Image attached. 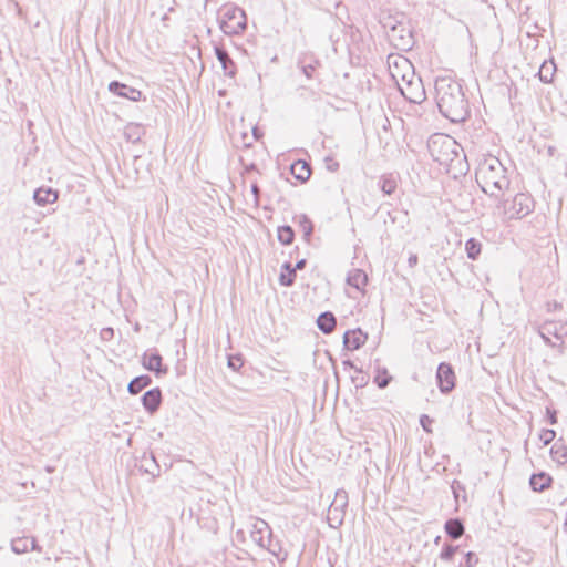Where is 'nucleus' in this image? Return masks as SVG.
I'll return each instance as SVG.
<instances>
[{"instance_id": "1", "label": "nucleus", "mask_w": 567, "mask_h": 567, "mask_svg": "<svg viewBox=\"0 0 567 567\" xmlns=\"http://www.w3.org/2000/svg\"><path fill=\"white\" fill-rule=\"evenodd\" d=\"M440 112L453 123L463 122L468 115V104L461 85L447 76L435 80Z\"/></svg>"}, {"instance_id": "2", "label": "nucleus", "mask_w": 567, "mask_h": 567, "mask_svg": "<svg viewBox=\"0 0 567 567\" xmlns=\"http://www.w3.org/2000/svg\"><path fill=\"white\" fill-rule=\"evenodd\" d=\"M476 181L485 194L495 198L503 195L511 184L507 169L493 155H488L480 162L476 168Z\"/></svg>"}, {"instance_id": "3", "label": "nucleus", "mask_w": 567, "mask_h": 567, "mask_svg": "<svg viewBox=\"0 0 567 567\" xmlns=\"http://www.w3.org/2000/svg\"><path fill=\"white\" fill-rule=\"evenodd\" d=\"M535 200L528 193L518 192L513 196L498 197L494 207V215L502 223L520 220L533 213Z\"/></svg>"}, {"instance_id": "4", "label": "nucleus", "mask_w": 567, "mask_h": 567, "mask_svg": "<svg viewBox=\"0 0 567 567\" xmlns=\"http://www.w3.org/2000/svg\"><path fill=\"white\" fill-rule=\"evenodd\" d=\"M432 158L441 165L450 166L460 157L458 143L446 134H434L427 143Z\"/></svg>"}, {"instance_id": "5", "label": "nucleus", "mask_w": 567, "mask_h": 567, "mask_svg": "<svg viewBox=\"0 0 567 567\" xmlns=\"http://www.w3.org/2000/svg\"><path fill=\"white\" fill-rule=\"evenodd\" d=\"M250 537L258 547L266 549L278 559L284 560L286 558L287 554H284L280 542L272 538V530L266 520L257 517L251 518Z\"/></svg>"}, {"instance_id": "6", "label": "nucleus", "mask_w": 567, "mask_h": 567, "mask_svg": "<svg viewBox=\"0 0 567 567\" xmlns=\"http://www.w3.org/2000/svg\"><path fill=\"white\" fill-rule=\"evenodd\" d=\"M390 75L408 101L421 103L425 100V84L420 73H390Z\"/></svg>"}, {"instance_id": "7", "label": "nucleus", "mask_w": 567, "mask_h": 567, "mask_svg": "<svg viewBox=\"0 0 567 567\" xmlns=\"http://www.w3.org/2000/svg\"><path fill=\"white\" fill-rule=\"evenodd\" d=\"M383 27L392 45L401 50H409L413 47V32L404 17L401 19L389 17L384 20Z\"/></svg>"}, {"instance_id": "8", "label": "nucleus", "mask_w": 567, "mask_h": 567, "mask_svg": "<svg viewBox=\"0 0 567 567\" xmlns=\"http://www.w3.org/2000/svg\"><path fill=\"white\" fill-rule=\"evenodd\" d=\"M219 25L221 31L228 35L243 32L247 25L245 11L234 4L224 6L220 10Z\"/></svg>"}, {"instance_id": "9", "label": "nucleus", "mask_w": 567, "mask_h": 567, "mask_svg": "<svg viewBox=\"0 0 567 567\" xmlns=\"http://www.w3.org/2000/svg\"><path fill=\"white\" fill-rule=\"evenodd\" d=\"M347 506L348 493L344 489H338L328 509L327 522L330 527L338 528L342 525Z\"/></svg>"}, {"instance_id": "10", "label": "nucleus", "mask_w": 567, "mask_h": 567, "mask_svg": "<svg viewBox=\"0 0 567 567\" xmlns=\"http://www.w3.org/2000/svg\"><path fill=\"white\" fill-rule=\"evenodd\" d=\"M545 342L557 346L567 344V321H548L543 326L540 333Z\"/></svg>"}, {"instance_id": "11", "label": "nucleus", "mask_w": 567, "mask_h": 567, "mask_svg": "<svg viewBox=\"0 0 567 567\" xmlns=\"http://www.w3.org/2000/svg\"><path fill=\"white\" fill-rule=\"evenodd\" d=\"M455 373L450 363L441 362L436 371V383L443 394L450 393L455 388Z\"/></svg>"}, {"instance_id": "12", "label": "nucleus", "mask_w": 567, "mask_h": 567, "mask_svg": "<svg viewBox=\"0 0 567 567\" xmlns=\"http://www.w3.org/2000/svg\"><path fill=\"white\" fill-rule=\"evenodd\" d=\"M388 69L401 70V71H415L413 63L404 55L400 53H390L386 59Z\"/></svg>"}, {"instance_id": "13", "label": "nucleus", "mask_w": 567, "mask_h": 567, "mask_svg": "<svg viewBox=\"0 0 567 567\" xmlns=\"http://www.w3.org/2000/svg\"><path fill=\"white\" fill-rule=\"evenodd\" d=\"M367 341V334L360 329L349 330L343 336V343L348 350H357Z\"/></svg>"}, {"instance_id": "14", "label": "nucleus", "mask_w": 567, "mask_h": 567, "mask_svg": "<svg viewBox=\"0 0 567 567\" xmlns=\"http://www.w3.org/2000/svg\"><path fill=\"white\" fill-rule=\"evenodd\" d=\"M347 282L349 286L355 288L357 290L363 291L368 282V276L361 269H352L348 274Z\"/></svg>"}, {"instance_id": "15", "label": "nucleus", "mask_w": 567, "mask_h": 567, "mask_svg": "<svg viewBox=\"0 0 567 567\" xmlns=\"http://www.w3.org/2000/svg\"><path fill=\"white\" fill-rule=\"evenodd\" d=\"M33 199L39 206L53 204L58 200V192L52 188H38L33 194Z\"/></svg>"}, {"instance_id": "16", "label": "nucleus", "mask_w": 567, "mask_h": 567, "mask_svg": "<svg viewBox=\"0 0 567 567\" xmlns=\"http://www.w3.org/2000/svg\"><path fill=\"white\" fill-rule=\"evenodd\" d=\"M162 402V393L158 388L144 393V409L151 413L155 412Z\"/></svg>"}, {"instance_id": "17", "label": "nucleus", "mask_w": 567, "mask_h": 567, "mask_svg": "<svg viewBox=\"0 0 567 567\" xmlns=\"http://www.w3.org/2000/svg\"><path fill=\"white\" fill-rule=\"evenodd\" d=\"M109 89L111 92H113L120 96L128 97L133 101L138 100L141 96L140 91L131 89V87L126 86L125 84H121L118 82H111L109 85Z\"/></svg>"}, {"instance_id": "18", "label": "nucleus", "mask_w": 567, "mask_h": 567, "mask_svg": "<svg viewBox=\"0 0 567 567\" xmlns=\"http://www.w3.org/2000/svg\"><path fill=\"white\" fill-rule=\"evenodd\" d=\"M146 355L144 354V358ZM144 368L155 371L157 375L167 373V368L162 365V357L156 353H152L147 358V362L144 361Z\"/></svg>"}, {"instance_id": "19", "label": "nucleus", "mask_w": 567, "mask_h": 567, "mask_svg": "<svg viewBox=\"0 0 567 567\" xmlns=\"http://www.w3.org/2000/svg\"><path fill=\"white\" fill-rule=\"evenodd\" d=\"M317 326L323 333H331L336 327V318L329 311L323 312L318 317Z\"/></svg>"}, {"instance_id": "20", "label": "nucleus", "mask_w": 567, "mask_h": 567, "mask_svg": "<svg viewBox=\"0 0 567 567\" xmlns=\"http://www.w3.org/2000/svg\"><path fill=\"white\" fill-rule=\"evenodd\" d=\"M292 175L301 181L306 182L311 175L310 166L305 161H297L291 165Z\"/></svg>"}, {"instance_id": "21", "label": "nucleus", "mask_w": 567, "mask_h": 567, "mask_svg": "<svg viewBox=\"0 0 567 567\" xmlns=\"http://www.w3.org/2000/svg\"><path fill=\"white\" fill-rule=\"evenodd\" d=\"M124 136L127 142L135 144L142 140V127L137 123H130L124 128Z\"/></svg>"}, {"instance_id": "22", "label": "nucleus", "mask_w": 567, "mask_h": 567, "mask_svg": "<svg viewBox=\"0 0 567 567\" xmlns=\"http://www.w3.org/2000/svg\"><path fill=\"white\" fill-rule=\"evenodd\" d=\"M444 528L446 534L453 539H457L464 534V526L458 519H449Z\"/></svg>"}, {"instance_id": "23", "label": "nucleus", "mask_w": 567, "mask_h": 567, "mask_svg": "<svg viewBox=\"0 0 567 567\" xmlns=\"http://www.w3.org/2000/svg\"><path fill=\"white\" fill-rule=\"evenodd\" d=\"M551 478L545 474H537L530 477L529 484L536 492H542L550 484Z\"/></svg>"}, {"instance_id": "24", "label": "nucleus", "mask_w": 567, "mask_h": 567, "mask_svg": "<svg viewBox=\"0 0 567 567\" xmlns=\"http://www.w3.org/2000/svg\"><path fill=\"white\" fill-rule=\"evenodd\" d=\"M550 455L558 464L567 463V447L564 444L555 443L550 449Z\"/></svg>"}, {"instance_id": "25", "label": "nucleus", "mask_w": 567, "mask_h": 567, "mask_svg": "<svg viewBox=\"0 0 567 567\" xmlns=\"http://www.w3.org/2000/svg\"><path fill=\"white\" fill-rule=\"evenodd\" d=\"M296 272L295 269L291 268L290 264H285L282 266V271L279 277L280 285L285 287H289L295 282Z\"/></svg>"}, {"instance_id": "26", "label": "nucleus", "mask_w": 567, "mask_h": 567, "mask_svg": "<svg viewBox=\"0 0 567 567\" xmlns=\"http://www.w3.org/2000/svg\"><path fill=\"white\" fill-rule=\"evenodd\" d=\"M481 250H482V244L478 240H476L474 238H470L465 243V251H466L468 259H472V260L477 259V257L481 254Z\"/></svg>"}, {"instance_id": "27", "label": "nucleus", "mask_w": 567, "mask_h": 567, "mask_svg": "<svg viewBox=\"0 0 567 567\" xmlns=\"http://www.w3.org/2000/svg\"><path fill=\"white\" fill-rule=\"evenodd\" d=\"M398 186L396 179L392 175L382 176L380 179L381 190L385 195H391L395 192Z\"/></svg>"}, {"instance_id": "28", "label": "nucleus", "mask_w": 567, "mask_h": 567, "mask_svg": "<svg viewBox=\"0 0 567 567\" xmlns=\"http://www.w3.org/2000/svg\"><path fill=\"white\" fill-rule=\"evenodd\" d=\"M11 549L14 554H24L29 551V538L17 537L11 540Z\"/></svg>"}, {"instance_id": "29", "label": "nucleus", "mask_w": 567, "mask_h": 567, "mask_svg": "<svg viewBox=\"0 0 567 567\" xmlns=\"http://www.w3.org/2000/svg\"><path fill=\"white\" fill-rule=\"evenodd\" d=\"M375 372L377 373L374 377V382L377 383V385L380 389H384L385 386H388L392 379L391 375H389L388 370L385 368L378 367Z\"/></svg>"}, {"instance_id": "30", "label": "nucleus", "mask_w": 567, "mask_h": 567, "mask_svg": "<svg viewBox=\"0 0 567 567\" xmlns=\"http://www.w3.org/2000/svg\"><path fill=\"white\" fill-rule=\"evenodd\" d=\"M278 240L284 245H289L293 240V231L289 226L278 228Z\"/></svg>"}, {"instance_id": "31", "label": "nucleus", "mask_w": 567, "mask_h": 567, "mask_svg": "<svg viewBox=\"0 0 567 567\" xmlns=\"http://www.w3.org/2000/svg\"><path fill=\"white\" fill-rule=\"evenodd\" d=\"M215 51H216V56L221 64V68L224 70H227L229 68V65L233 63L228 53L221 48H216Z\"/></svg>"}, {"instance_id": "32", "label": "nucleus", "mask_w": 567, "mask_h": 567, "mask_svg": "<svg viewBox=\"0 0 567 567\" xmlns=\"http://www.w3.org/2000/svg\"><path fill=\"white\" fill-rule=\"evenodd\" d=\"M299 225L306 237H309L312 233V223L306 215L298 216Z\"/></svg>"}, {"instance_id": "33", "label": "nucleus", "mask_w": 567, "mask_h": 567, "mask_svg": "<svg viewBox=\"0 0 567 567\" xmlns=\"http://www.w3.org/2000/svg\"><path fill=\"white\" fill-rule=\"evenodd\" d=\"M128 392L131 394H137L142 391V375H138L136 378H134L130 383H128Z\"/></svg>"}, {"instance_id": "34", "label": "nucleus", "mask_w": 567, "mask_h": 567, "mask_svg": "<svg viewBox=\"0 0 567 567\" xmlns=\"http://www.w3.org/2000/svg\"><path fill=\"white\" fill-rule=\"evenodd\" d=\"M457 547L447 545L443 548V550L440 554L441 559L443 560H451L454 554L456 553Z\"/></svg>"}, {"instance_id": "35", "label": "nucleus", "mask_w": 567, "mask_h": 567, "mask_svg": "<svg viewBox=\"0 0 567 567\" xmlns=\"http://www.w3.org/2000/svg\"><path fill=\"white\" fill-rule=\"evenodd\" d=\"M556 436L555 431L553 430H543L539 439L543 441L545 445L549 444Z\"/></svg>"}, {"instance_id": "36", "label": "nucleus", "mask_w": 567, "mask_h": 567, "mask_svg": "<svg viewBox=\"0 0 567 567\" xmlns=\"http://www.w3.org/2000/svg\"><path fill=\"white\" fill-rule=\"evenodd\" d=\"M432 422H433V420L426 414H423L420 417V424L423 427V430L426 431L427 433L432 432V429H431Z\"/></svg>"}, {"instance_id": "37", "label": "nucleus", "mask_w": 567, "mask_h": 567, "mask_svg": "<svg viewBox=\"0 0 567 567\" xmlns=\"http://www.w3.org/2000/svg\"><path fill=\"white\" fill-rule=\"evenodd\" d=\"M550 70H553V71H556V70H557V66H556V64L554 63V61H553V60H549V61H547V60H543V61H542V63H540V65H539L538 71H539V72H543V71H550Z\"/></svg>"}, {"instance_id": "38", "label": "nucleus", "mask_w": 567, "mask_h": 567, "mask_svg": "<svg viewBox=\"0 0 567 567\" xmlns=\"http://www.w3.org/2000/svg\"><path fill=\"white\" fill-rule=\"evenodd\" d=\"M477 563H478V558L475 556L474 553L468 551L465 555V564L467 565V567H474L477 565Z\"/></svg>"}, {"instance_id": "39", "label": "nucleus", "mask_w": 567, "mask_h": 567, "mask_svg": "<svg viewBox=\"0 0 567 567\" xmlns=\"http://www.w3.org/2000/svg\"><path fill=\"white\" fill-rule=\"evenodd\" d=\"M243 365V361L239 357H231L228 360V367H230L234 370H239Z\"/></svg>"}, {"instance_id": "40", "label": "nucleus", "mask_w": 567, "mask_h": 567, "mask_svg": "<svg viewBox=\"0 0 567 567\" xmlns=\"http://www.w3.org/2000/svg\"><path fill=\"white\" fill-rule=\"evenodd\" d=\"M535 76L544 83H551L554 81L555 73H536Z\"/></svg>"}, {"instance_id": "41", "label": "nucleus", "mask_w": 567, "mask_h": 567, "mask_svg": "<svg viewBox=\"0 0 567 567\" xmlns=\"http://www.w3.org/2000/svg\"><path fill=\"white\" fill-rule=\"evenodd\" d=\"M114 330L112 328H103L100 332V336L103 340L107 341L113 338Z\"/></svg>"}, {"instance_id": "42", "label": "nucleus", "mask_w": 567, "mask_h": 567, "mask_svg": "<svg viewBox=\"0 0 567 567\" xmlns=\"http://www.w3.org/2000/svg\"><path fill=\"white\" fill-rule=\"evenodd\" d=\"M29 550L41 551L42 548L38 545L34 537L29 538Z\"/></svg>"}, {"instance_id": "43", "label": "nucleus", "mask_w": 567, "mask_h": 567, "mask_svg": "<svg viewBox=\"0 0 567 567\" xmlns=\"http://www.w3.org/2000/svg\"><path fill=\"white\" fill-rule=\"evenodd\" d=\"M408 264L411 268L414 267L417 264V256L415 254L410 255Z\"/></svg>"}, {"instance_id": "44", "label": "nucleus", "mask_w": 567, "mask_h": 567, "mask_svg": "<svg viewBox=\"0 0 567 567\" xmlns=\"http://www.w3.org/2000/svg\"><path fill=\"white\" fill-rule=\"evenodd\" d=\"M305 265H306V260H305V259L299 260V261L296 264L295 268H293V269H295V271H296L297 269H302V268L305 267Z\"/></svg>"}, {"instance_id": "45", "label": "nucleus", "mask_w": 567, "mask_h": 567, "mask_svg": "<svg viewBox=\"0 0 567 567\" xmlns=\"http://www.w3.org/2000/svg\"><path fill=\"white\" fill-rule=\"evenodd\" d=\"M549 422L550 424H555L557 422V419H556V413L555 412H549Z\"/></svg>"}, {"instance_id": "46", "label": "nucleus", "mask_w": 567, "mask_h": 567, "mask_svg": "<svg viewBox=\"0 0 567 567\" xmlns=\"http://www.w3.org/2000/svg\"><path fill=\"white\" fill-rule=\"evenodd\" d=\"M151 384V378L147 375H144V388L148 386Z\"/></svg>"}, {"instance_id": "47", "label": "nucleus", "mask_w": 567, "mask_h": 567, "mask_svg": "<svg viewBox=\"0 0 567 567\" xmlns=\"http://www.w3.org/2000/svg\"><path fill=\"white\" fill-rule=\"evenodd\" d=\"M251 190H252L254 195L257 197L258 196V192H259L258 190V186L257 185H252Z\"/></svg>"}, {"instance_id": "48", "label": "nucleus", "mask_w": 567, "mask_h": 567, "mask_svg": "<svg viewBox=\"0 0 567 567\" xmlns=\"http://www.w3.org/2000/svg\"><path fill=\"white\" fill-rule=\"evenodd\" d=\"M344 365H349L350 368H353V369L355 368V367H354V364H353V363H351V362H349V361H346V362H344Z\"/></svg>"}, {"instance_id": "49", "label": "nucleus", "mask_w": 567, "mask_h": 567, "mask_svg": "<svg viewBox=\"0 0 567 567\" xmlns=\"http://www.w3.org/2000/svg\"><path fill=\"white\" fill-rule=\"evenodd\" d=\"M144 472H146V473H151L153 476H155V473H154L153 471H151L150 468H147V467H146V468H144Z\"/></svg>"}, {"instance_id": "50", "label": "nucleus", "mask_w": 567, "mask_h": 567, "mask_svg": "<svg viewBox=\"0 0 567 567\" xmlns=\"http://www.w3.org/2000/svg\"><path fill=\"white\" fill-rule=\"evenodd\" d=\"M548 152H549V154L551 155V154H553V152H554V147H553V146H549V147H548Z\"/></svg>"}, {"instance_id": "51", "label": "nucleus", "mask_w": 567, "mask_h": 567, "mask_svg": "<svg viewBox=\"0 0 567 567\" xmlns=\"http://www.w3.org/2000/svg\"><path fill=\"white\" fill-rule=\"evenodd\" d=\"M254 135L257 137V130L254 128Z\"/></svg>"}]
</instances>
